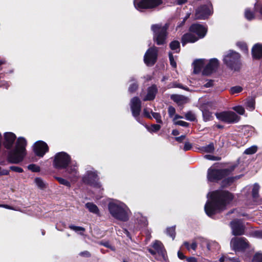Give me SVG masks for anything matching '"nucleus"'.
<instances>
[{
	"label": "nucleus",
	"instance_id": "1",
	"mask_svg": "<svg viewBox=\"0 0 262 262\" xmlns=\"http://www.w3.org/2000/svg\"><path fill=\"white\" fill-rule=\"evenodd\" d=\"M232 193L227 190H216L210 194V201L206 203L204 209L206 214L210 217L224 210L227 204L233 199Z\"/></svg>",
	"mask_w": 262,
	"mask_h": 262
},
{
	"label": "nucleus",
	"instance_id": "2",
	"mask_svg": "<svg viewBox=\"0 0 262 262\" xmlns=\"http://www.w3.org/2000/svg\"><path fill=\"white\" fill-rule=\"evenodd\" d=\"M27 142L24 137H18L14 148L10 149L7 156V161L10 164H18L22 162L27 155Z\"/></svg>",
	"mask_w": 262,
	"mask_h": 262
},
{
	"label": "nucleus",
	"instance_id": "3",
	"mask_svg": "<svg viewBox=\"0 0 262 262\" xmlns=\"http://www.w3.org/2000/svg\"><path fill=\"white\" fill-rule=\"evenodd\" d=\"M190 33L184 34L182 38L183 46L188 42H194L199 38H203L207 32V29L203 25L195 24L191 26Z\"/></svg>",
	"mask_w": 262,
	"mask_h": 262
},
{
	"label": "nucleus",
	"instance_id": "4",
	"mask_svg": "<svg viewBox=\"0 0 262 262\" xmlns=\"http://www.w3.org/2000/svg\"><path fill=\"white\" fill-rule=\"evenodd\" d=\"M236 167V165H233L229 168L224 169H216L210 167L207 170V179L210 182L217 183L230 175Z\"/></svg>",
	"mask_w": 262,
	"mask_h": 262
},
{
	"label": "nucleus",
	"instance_id": "5",
	"mask_svg": "<svg viewBox=\"0 0 262 262\" xmlns=\"http://www.w3.org/2000/svg\"><path fill=\"white\" fill-rule=\"evenodd\" d=\"M168 27L167 24L164 25L155 24L151 26V30L153 32L154 40L158 45H163L166 43Z\"/></svg>",
	"mask_w": 262,
	"mask_h": 262
},
{
	"label": "nucleus",
	"instance_id": "6",
	"mask_svg": "<svg viewBox=\"0 0 262 262\" xmlns=\"http://www.w3.org/2000/svg\"><path fill=\"white\" fill-rule=\"evenodd\" d=\"M232 52L224 56V63L228 68L235 72H239L242 68L241 55L239 53Z\"/></svg>",
	"mask_w": 262,
	"mask_h": 262
},
{
	"label": "nucleus",
	"instance_id": "7",
	"mask_svg": "<svg viewBox=\"0 0 262 262\" xmlns=\"http://www.w3.org/2000/svg\"><path fill=\"white\" fill-rule=\"evenodd\" d=\"M108 209L114 218L122 222L128 220L127 212L122 206L115 203L110 202L108 205Z\"/></svg>",
	"mask_w": 262,
	"mask_h": 262
},
{
	"label": "nucleus",
	"instance_id": "8",
	"mask_svg": "<svg viewBox=\"0 0 262 262\" xmlns=\"http://www.w3.org/2000/svg\"><path fill=\"white\" fill-rule=\"evenodd\" d=\"M71 160V157L67 153L63 151L59 152L55 155L53 165L56 169H65L68 166Z\"/></svg>",
	"mask_w": 262,
	"mask_h": 262
},
{
	"label": "nucleus",
	"instance_id": "9",
	"mask_svg": "<svg viewBox=\"0 0 262 262\" xmlns=\"http://www.w3.org/2000/svg\"><path fill=\"white\" fill-rule=\"evenodd\" d=\"M216 118L220 121L227 124H233L238 122L241 117L232 111H222L215 113Z\"/></svg>",
	"mask_w": 262,
	"mask_h": 262
},
{
	"label": "nucleus",
	"instance_id": "10",
	"mask_svg": "<svg viewBox=\"0 0 262 262\" xmlns=\"http://www.w3.org/2000/svg\"><path fill=\"white\" fill-rule=\"evenodd\" d=\"M134 6L135 8L139 10H155L162 3V0H134Z\"/></svg>",
	"mask_w": 262,
	"mask_h": 262
},
{
	"label": "nucleus",
	"instance_id": "11",
	"mask_svg": "<svg viewBox=\"0 0 262 262\" xmlns=\"http://www.w3.org/2000/svg\"><path fill=\"white\" fill-rule=\"evenodd\" d=\"M230 245L235 252H244L249 247L248 240L244 237H235L231 239Z\"/></svg>",
	"mask_w": 262,
	"mask_h": 262
},
{
	"label": "nucleus",
	"instance_id": "12",
	"mask_svg": "<svg viewBox=\"0 0 262 262\" xmlns=\"http://www.w3.org/2000/svg\"><path fill=\"white\" fill-rule=\"evenodd\" d=\"M130 110L133 116L138 122H140V114L141 111L142 102L138 97L135 96L130 100Z\"/></svg>",
	"mask_w": 262,
	"mask_h": 262
},
{
	"label": "nucleus",
	"instance_id": "13",
	"mask_svg": "<svg viewBox=\"0 0 262 262\" xmlns=\"http://www.w3.org/2000/svg\"><path fill=\"white\" fill-rule=\"evenodd\" d=\"M98 180L97 174L92 171H88L87 174L82 178V182L85 184L100 188L101 184Z\"/></svg>",
	"mask_w": 262,
	"mask_h": 262
},
{
	"label": "nucleus",
	"instance_id": "14",
	"mask_svg": "<svg viewBox=\"0 0 262 262\" xmlns=\"http://www.w3.org/2000/svg\"><path fill=\"white\" fill-rule=\"evenodd\" d=\"M212 5L208 4L198 8L195 11V17L196 19H205L212 13Z\"/></svg>",
	"mask_w": 262,
	"mask_h": 262
},
{
	"label": "nucleus",
	"instance_id": "15",
	"mask_svg": "<svg viewBox=\"0 0 262 262\" xmlns=\"http://www.w3.org/2000/svg\"><path fill=\"white\" fill-rule=\"evenodd\" d=\"M158 50H146L144 56V62L147 67H152L157 62Z\"/></svg>",
	"mask_w": 262,
	"mask_h": 262
},
{
	"label": "nucleus",
	"instance_id": "16",
	"mask_svg": "<svg viewBox=\"0 0 262 262\" xmlns=\"http://www.w3.org/2000/svg\"><path fill=\"white\" fill-rule=\"evenodd\" d=\"M49 148L47 144L43 141H38L33 146V151L35 155L43 157L45 154L49 151Z\"/></svg>",
	"mask_w": 262,
	"mask_h": 262
},
{
	"label": "nucleus",
	"instance_id": "17",
	"mask_svg": "<svg viewBox=\"0 0 262 262\" xmlns=\"http://www.w3.org/2000/svg\"><path fill=\"white\" fill-rule=\"evenodd\" d=\"M232 234L234 236H240L245 233V227L239 220H234L230 223Z\"/></svg>",
	"mask_w": 262,
	"mask_h": 262
},
{
	"label": "nucleus",
	"instance_id": "18",
	"mask_svg": "<svg viewBox=\"0 0 262 262\" xmlns=\"http://www.w3.org/2000/svg\"><path fill=\"white\" fill-rule=\"evenodd\" d=\"M16 135L12 132H7L4 134V146L8 150L11 149L16 140Z\"/></svg>",
	"mask_w": 262,
	"mask_h": 262
},
{
	"label": "nucleus",
	"instance_id": "19",
	"mask_svg": "<svg viewBox=\"0 0 262 262\" xmlns=\"http://www.w3.org/2000/svg\"><path fill=\"white\" fill-rule=\"evenodd\" d=\"M158 93V88L156 84H152L147 89V94L143 98V101H152Z\"/></svg>",
	"mask_w": 262,
	"mask_h": 262
},
{
	"label": "nucleus",
	"instance_id": "20",
	"mask_svg": "<svg viewBox=\"0 0 262 262\" xmlns=\"http://www.w3.org/2000/svg\"><path fill=\"white\" fill-rule=\"evenodd\" d=\"M193 73L199 74L204 66V60L202 59H196L193 62Z\"/></svg>",
	"mask_w": 262,
	"mask_h": 262
},
{
	"label": "nucleus",
	"instance_id": "21",
	"mask_svg": "<svg viewBox=\"0 0 262 262\" xmlns=\"http://www.w3.org/2000/svg\"><path fill=\"white\" fill-rule=\"evenodd\" d=\"M206 66L209 68L211 71L215 72L219 66V61L216 58L210 59Z\"/></svg>",
	"mask_w": 262,
	"mask_h": 262
},
{
	"label": "nucleus",
	"instance_id": "22",
	"mask_svg": "<svg viewBox=\"0 0 262 262\" xmlns=\"http://www.w3.org/2000/svg\"><path fill=\"white\" fill-rule=\"evenodd\" d=\"M85 207L89 210L90 212L97 215L99 214V208L94 203L92 202H88L85 204Z\"/></svg>",
	"mask_w": 262,
	"mask_h": 262
},
{
	"label": "nucleus",
	"instance_id": "23",
	"mask_svg": "<svg viewBox=\"0 0 262 262\" xmlns=\"http://www.w3.org/2000/svg\"><path fill=\"white\" fill-rule=\"evenodd\" d=\"M203 121L207 122L213 120L212 113L207 108H205L202 110Z\"/></svg>",
	"mask_w": 262,
	"mask_h": 262
},
{
	"label": "nucleus",
	"instance_id": "24",
	"mask_svg": "<svg viewBox=\"0 0 262 262\" xmlns=\"http://www.w3.org/2000/svg\"><path fill=\"white\" fill-rule=\"evenodd\" d=\"M183 245L186 248V249L188 251H190L191 250H192L194 251H195L198 247V244L195 241H193L191 244H189L188 242L185 241L183 243Z\"/></svg>",
	"mask_w": 262,
	"mask_h": 262
},
{
	"label": "nucleus",
	"instance_id": "25",
	"mask_svg": "<svg viewBox=\"0 0 262 262\" xmlns=\"http://www.w3.org/2000/svg\"><path fill=\"white\" fill-rule=\"evenodd\" d=\"M67 170L68 171V173L70 174V176L68 177L69 179L72 180L74 179L77 178V174L78 171L75 166H71L69 167Z\"/></svg>",
	"mask_w": 262,
	"mask_h": 262
},
{
	"label": "nucleus",
	"instance_id": "26",
	"mask_svg": "<svg viewBox=\"0 0 262 262\" xmlns=\"http://www.w3.org/2000/svg\"><path fill=\"white\" fill-rule=\"evenodd\" d=\"M221 183V187L222 188H224L227 187L228 186H230L232 183L234 182V178L233 177H228L227 178H225L223 180H222Z\"/></svg>",
	"mask_w": 262,
	"mask_h": 262
},
{
	"label": "nucleus",
	"instance_id": "27",
	"mask_svg": "<svg viewBox=\"0 0 262 262\" xmlns=\"http://www.w3.org/2000/svg\"><path fill=\"white\" fill-rule=\"evenodd\" d=\"M214 149L215 148L213 142H211L208 145L201 147V150L207 153H213Z\"/></svg>",
	"mask_w": 262,
	"mask_h": 262
},
{
	"label": "nucleus",
	"instance_id": "28",
	"mask_svg": "<svg viewBox=\"0 0 262 262\" xmlns=\"http://www.w3.org/2000/svg\"><path fill=\"white\" fill-rule=\"evenodd\" d=\"M152 247L158 253H161L163 251V246L160 241H155Z\"/></svg>",
	"mask_w": 262,
	"mask_h": 262
},
{
	"label": "nucleus",
	"instance_id": "29",
	"mask_svg": "<svg viewBox=\"0 0 262 262\" xmlns=\"http://www.w3.org/2000/svg\"><path fill=\"white\" fill-rule=\"evenodd\" d=\"M259 186L258 184L255 183L254 184L252 190V196L253 199H257L259 198Z\"/></svg>",
	"mask_w": 262,
	"mask_h": 262
},
{
	"label": "nucleus",
	"instance_id": "30",
	"mask_svg": "<svg viewBox=\"0 0 262 262\" xmlns=\"http://www.w3.org/2000/svg\"><path fill=\"white\" fill-rule=\"evenodd\" d=\"M146 127L150 133H157L160 129L161 125L159 124H152L150 126L146 125Z\"/></svg>",
	"mask_w": 262,
	"mask_h": 262
},
{
	"label": "nucleus",
	"instance_id": "31",
	"mask_svg": "<svg viewBox=\"0 0 262 262\" xmlns=\"http://www.w3.org/2000/svg\"><path fill=\"white\" fill-rule=\"evenodd\" d=\"M54 178L60 184L64 185L68 188L71 186V183L68 180L59 177H54Z\"/></svg>",
	"mask_w": 262,
	"mask_h": 262
},
{
	"label": "nucleus",
	"instance_id": "32",
	"mask_svg": "<svg viewBox=\"0 0 262 262\" xmlns=\"http://www.w3.org/2000/svg\"><path fill=\"white\" fill-rule=\"evenodd\" d=\"M166 233L167 235H168L170 237H171L172 239H174L176 233V226H172L170 227H168L166 229Z\"/></svg>",
	"mask_w": 262,
	"mask_h": 262
},
{
	"label": "nucleus",
	"instance_id": "33",
	"mask_svg": "<svg viewBox=\"0 0 262 262\" xmlns=\"http://www.w3.org/2000/svg\"><path fill=\"white\" fill-rule=\"evenodd\" d=\"M251 262H262V252L260 251L256 252L253 256Z\"/></svg>",
	"mask_w": 262,
	"mask_h": 262
},
{
	"label": "nucleus",
	"instance_id": "34",
	"mask_svg": "<svg viewBox=\"0 0 262 262\" xmlns=\"http://www.w3.org/2000/svg\"><path fill=\"white\" fill-rule=\"evenodd\" d=\"M35 182L38 188L41 189H44L46 188V185L43 180L40 178H36Z\"/></svg>",
	"mask_w": 262,
	"mask_h": 262
},
{
	"label": "nucleus",
	"instance_id": "35",
	"mask_svg": "<svg viewBox=\"0 0 262 262\" xmlns=\"http://www.w3.org/2000/svg\"><path fill=\"white\" fill-rule=\"evenodd\" d=\"M27 167L29 170L33 172H38L40 171V167L35 164H30Z\"/></svg>",
	"mask_w": 262,
	"mask_h": 262
},
{
	"label": "nucleus",
	"instance_id": "36",
	"mask_svg": "<svg viewBox=\"0 0 262 262\" xmlns=\"http://www.w3.org/2000/svg\"><path fill=\"white\" fill-rule=\"evenodd\" d=\"M185 119L190 121H195L196 117L195 115L191 112L188 111L185 115Z\"/></svg>",
	"mask_w": 262,
	"mask_h": 262
},
{
	"label": "nucleus",
	"instance_id": "37",
	"mask_svg": "<svg viewBox=\"0 0 262 262\" xmlns=\"http://www.w3.org/2000/svg\"><path fill=\"white\" fill-rule=\"evenodd\" d=\"M245 16L248 20H251L255 18L254 14L248 9L245 10Z\"/></svg>",
	"mask_w": 262,
	"mask_h": 262
},
{
	"label": "nucleus",
	"instance_id": "38",
	"mask_svg": "<svg viewBox=\"0 0 262 262\" xmlns=\"http://www.w3.org/2000/svg\"><path fill=\"white\" fill-rule=\"evenodd\" d=\"M252 57L255 59H259L262 57V50H251Z\"/></svg>",
	"mask_w": 262,
	"mask_h": 262
},
{
	"label": "nucleus",
	"instance_id": "39",
	"mask_svg": "<svg viewBox=\"0 0 262 262\" xmlns=\"http://www.w3.org/2000/svg\"><path fill=\"white\" fill-rule=\"evenodd\" d=\"M243 91V88L241 86H234L230 88L229 92L231 94L239 93Z\"/></svg>",
	"mask_w": 262,
	"mask_h": 262
},
{
	"label": "nucleus",
	"instance_id": "40",
	"mask_svg": "<svg viewBox=\"0 0 262 262\" xmlns=\"http://www.w3.org/2000/svg\"><path fill=\"white\" fill-rule=\"evenodd\" d=\"M139 85L137 82H134L130 84L128 88V92L130 93H135L138 89Z\"/></svg>",
	"mask_w": 262,
	"mask_h": 262
},
{
	"label": "nucleus",
	"instance_id": "41",
	"mask_svg": "<svg viewBox=\"0 0 262 262\" xmlns=\"http://www.w3.org/2000/svg\"><path fill=\"white\" fill-rule=\"evenodd\" d=\"M257 150V148L256 146H252L249 148H247L244 153L247 155H252L255 154Z\"/></svg>",
	"mask_w": 262,
	"mask_h": 262
},
{
	"label": "nucleus",
	"instance_id": "42",
	"mask_svg": "<svg viewBox=\"0 0 262 262\" xmlns=\"http://www.w3.org/2000/svg\"><path fill=\"white\" fill-rule=\"evenodd\" d=\"M255 100L253 98L249 99L246 102V106L249 107L251 110H253L255 108Z\"/></svg>",
	"mask_w": 262,
	"mask_h": 262
},
{
	"label": "nucleus",
	"instance_id": "43",
	"mask_svg": "<svg viewBox=\"0 0 262 262\" xmlns=\"http://www.w3.org/2000/svg\"><path fill=\"white\" fill-rule=\"evenodd\" d=\"M233 110L241 115H244L245 112L244 108L241 105L235 106L233 107Z\"/></svg>",
	"mask_w": 262,
	"mask_h": 262
},
{
	"label": "nucleus",
	"instance_id": "44",
	"mask_svg": "<svg viewBox=\"0 0 262 262\" xmlns=\"http://www.w3.org/2000/svg\"><path fill=\"white\" fill-rule=\"evenodd\" d=\"M168 55H169L170 64L172 68H176L177 67V63L174 60L173 56L172 55V53L171 52H169L168 53Z\"/></svg>",
	"mask_w": 262,
	"mask_h": 262
},
{
	"label": "nucleus",
	"instance_id": "45",
	"mask_svg": "<svg viewBox=\"0 0 262 262\" xmlns=\"http://www.w3.org/2000/svg\"><path fill=\"white\" fill-rule=\"evenodd\" d=\"M69 228L70 229L73 230L76 232H78V231H81L83 232L85 231V229L83 227H80V226H75L72 224L70 225L69 226Z\"/></svg>",
	"mask_w": 262,
	"mask_h": 262
},
{
	"label": "nucleus",
	"instance_id": "46",
	"mask_svg": "<svg viewBox=\"0 0 262 262\" xmlns=\"http://www.w3.org/2000/svg\"><path fill=\"white\" fill-rule=\"evenodd\" d=\"M152 117L156 120V122L158 123H162L161 116L160 113L151 112Z\"/></svg>",
	"mask_w": 262,
	"mask_h": 262
},
{
	"label": "nucleus",
	"instance_id": "47",
	"mask_svg": "<svg viewBox=\"0 0 262 262\" xmlns=\"http://www.w3.org/2000/svg\"><path fill=\"white\" fill-rule=\"evenodd\" d=\"M170 49H177L180 48V43L177 40H173L170 43Z\"/></svg>",
	"mask_w": 262,
	"mask_h": 262
},
{
	"label": "nucleus",
	"instance_id": "48",
	"mask_svg": "<svg viewBox=\"0 0 262 262\" xmlns=\"http://www.w3.org/2000/svg\"><path fill=\"white\" fill-rule=\"evenodd\" d=\"M9 169L10 170L16 172L22 173L24 172L23 169L20 167L11 166L9 167Z\"/></svg>",
	"mask_w": 262,
	"mask_h": 262
},
{
	"label": "nucleus",
	"instance_id": "49",
	"mask_svg": "<svg viewBox=\"0 0 262 262\" xmlns=\"http://www.w3.org/2000/svg\"><path fill=\"white\" fill-rule=\"evenodd\" d=\"M171 99L177 103H179L180 102V99L183 98V95H179L177 94L172 95L170 97Z\"/></svg>",
	"mask_w": 262,
	"mask_h": 262
},
{
	"label": "nucleus",
	"instance_id": "50",
	"mask_svg": "<svg viewBox=\"0 0 262 262\" xmlns=\"http://www.w3.org/2000/svg\"><path fill=\"white\" fill-rule=\"evenodd\" d=\"M213 72H214L211 71V70H210L209 68H208L207 66H205L202 71V75L208 76L211 74Z\"/></svg>",
	"mask_w": 262,
	"mask_h": 262
},
{
	"label": "nucleus",
	"instance_id": "51",
	"mask_svg": "<svg viewBox=\"0 0 262 262\" xmlns=\"http://www.w3.org/2000/svg\"><path fill=\"white\" fill-rule=\"evenodd\" d=\"M236 46L238 48L241 49H247L248 46L246 42L243 41H239L236 43Z\"/></svg>",
	"mask_w": 262,
	"mask_h": 262
},
{
	"label": "nucleus",
	"instance_id": "52",
	"mask_svg": "<svg viewBox=\"0 0 262 262\" xmlns=\"http://www.w3.org/2000/svg\"><path fill=\"white\" fill-rule=\"evenodd\" d=\"M168 113L170 117H172L176 113V109L172 106H169L168 108Z\"/></svg>",
	"mask_w": 262,
	"mask_h": 262
},
{
	"label": "nucleus",
	"instance_id": "53",
	"mask_svg": "<svg viewBox=\"0 0 262 262\" xmlns=\"http://www.w3.org/2000/svg\"><path fill=\"white\" fill-rule=\"evenodd\" d=\"M175 124L180 125V126H182L183 127H188L189 125V123L184 121H181V120L176 121L175 122Z\"/></svg>",
	"mask_w": 262,
	"mask_h": 262
},
{
	"label": "nucleus",
	"instance_id": "54",
	"mask_svg": "<svg viewBox=\"0 0 262 262\" xmlns=\"http://www.w3.org/2000/svg\"><path fill=\"white\" fill-rule=\"evenodd\" d=\"M205 157L208 160H213V161L220 160L221 159V157H216V156H212V155H205Z\"/></svg>",
	"mask_w": 262,
	"mask_h": 262
},
{
	"label": "nucleus",
	"instance_id": "55",
	"mask_svg": "<svg viewBox=\"0 0 262 262\" xmlns=\"http://www.w3.org/2000/svg\"><path fill=\"white\" fill-rule=\"evenodd\" d=\"M192 147L191 143L189 142H186L185 143L183 149L184 151H188L190 150Z\"/></svg>",
	"mask_w": 262,
	"mask_h": 262
},
{
	"label": "nucleus",
	"instance_id": "56",
	"mask_svg": "<svg viewBox=\"0 0 262 262\" xmlns=\"http://www.w3.org/2000/svg\"><path fill=\"white\" fill-rule=\"evenodd\" d=\"M188 101V98L183 95V98H181L180 99V102L179 103H177L179 105H183L185 103H186Z\"/></svg>",
	"mask_w": 262,
	"mask_h": 262
},
{
	"label": "nucleus",
	"instance_id": "57",
	"mask_svg": "<svg viewBox=\"0 0 262 262\" xmlns=\"http://www.w3.org/2000/svg\"><path fill=\"white\" fill-rule=\"evenodd\" d=\"M186 138V135H183L180 137H176L174 138V139L176 141L179 143L183 142V140Z\"/></svg>",
	"mask_w": 262,
	"mask_h": 262
},
{
	"label": "nucleus",
	"instance_id": "58",
	"mask_svg": "<svg viewBox=\"0 0 262 262\" xmlns=\"http://www.w3.org/2000/svg\"><path fill=\"white\" fill-rule=\"evenodd\" d=\"M143 116L147 118L150 119H152V117H151L149 111L146 108H144L143 110Z\"/></svg>",
	"mask_w": 262,
	"mask_h": 262
},
{
	"label": "nucleus",
	"instance_id": "59",
	"mask_svg": "<svg viewBox=\"0 0 262 262\" xmlns=\"http://www.w3.org/2000/svg\"><path fill=\"white\" fill-rule=\"evenodd\" d=\"M79 255L81 256L90 257L91 256V253L88 251H84L80 253Z\"/></svg>",
	"mask_w": 262,
	"mask_h": 262
},
{
	"label": "nucleus",
	"instance_id": "60",
	"mask_svg": "<svg viewBox=\"0 0 262 262\" xmlns=\"http://www.w3.org/2000/svg\"><path fill=\"white\" fill-rule=\"evenodd\" d=\"M178 256L181 260H184L185 259H187V258H188L187 257L185 256L184 254L180 250L178 251Z\"/></svg>",
	"mask_w": 262,
	"mask_h": 262
},
{
	"label": "nucleus",
	"instance_id": "61",
	"mask_svg": "<svg viewBox=\"0 0 262 262\" xmlns=\"http://www.w3.org/2000/svg\"><path fill=\"white\" fill-rule=\"evenodd\" d=\"M213 85V80H209L207 83H206L204 84V86L205 88H210Z\"/></svg>",
	"mask_w": 262,
	"mask_h": 262
},
{
	"label": "nucleus",
	"instance_id": "62",
	"mask_svg": "<svg viewBox=\"0 0 262 262\" xmlns=\"http://www.w3.org/2000/svg\"><path fill=\"white\" fill-rule=\"evenodd\" d=\"M9 86V82L6 81H3L0 83V86H4L6 89H8Z\"/></svg>",
	"mask_w": 262,
	"mask_h": 262
},
{
	"label": "nucleus",
	"instance_id": "63",
	"mask_svg": "<svg viewBox=\"0 0 262 262\" xmlns=\"http://www.w3.org/2000/svg\"><path fill=\"white\" fill-rule=\"evenodd\" d=\"M226 261L229 262H239V260L238 258H226Z\"/></svg>",
	"mask_w": 262,
	"mask_h": 262
},
{
	"label": "nucleus",
	"instance_id": "64",
	"mask_svg": "<svg viewBox=\"0 0 262 262\" xmlns=\"http://www.w3.org/2000/svg\"><path fill=\"white\" fill-rule=\"evenodd\" d=\"M252 49H262V44L259 43H256L253 46Z\"/></svg>",
	"mask_w": 262,
	"mask_h": 262
}]
</instances>
